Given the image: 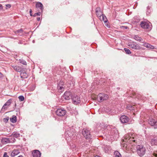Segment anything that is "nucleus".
<instances>
[{
    "label": "nucleus",
    "instance_id": "1",
    "mask_svg": "<svg viewBox=\"0 0 157 157\" xmlns=\"http://www.w3.org/2000/svg\"><path fill=\"white\" fill-rule=\"evenodd\" d=\"M137 136L136 134L128 133L124 137L121 143V146L124 150L129 149L130 147L129 144H132V146L135 145L134 144L137 142Z\"/></svg>",
    "mask_w": 157,
    "mask_h": 157
},
{
    "label": "nucleus",
    "instance_id": "2",
    "mask_svg": "<svg viewBox=\"0 0 157 157\" xmlns=\"http://www.w3.org/2000/svg\"><path fill=\"white\" fill-rule=\"evenodd\" d=\"M136 151L140 156H142L145 154L146 149L143 146L138 145L136 147Z\"/></svg>",
    "mask_w": 157,
    "mask_h": 157
},
{
    "label": "nucleus",
    "instance_id": "3",
    "mask_svg": "<svg viewBox=\"0 0 157 157\" xmlns=\"http://www.w3.org/2000/svg\"><path fill=\"white\" fill-rule=\"evenodd\" d=\"M140 25L142 28L147 29L148 31L150 30L152 27L151 23L149 21H142L140 24Z\"/></svg>",
    "mask_w": 157,
    "mask_h": 157
},
{
    "label": "nucleus",
    "instance_id": "4",
    "mask_svg": "<svg viewBox=\"0 0 157 157\" xmlns=\"http://www.w3.org/2000/svg\"><path fill=\"white\" fill-rule=\"evenodd\" d=\"M109 96L108 95L100 93L98 95L97 99L98 101L101 102L105 100H107Z\"/></svg>",
    "mask_w": 157,
    "mask_h": 157
},
{
    "label": "nucleus",
    "instance_id": "5",
    "mask_svg": "<svg viewBox=\"0 0 157 157\" xmlns=\"http://www.w3.org/2000/svg\"><path fill=\"white\" fill-rule=\"evenodd\" d=\"M128 46L131 48L135 50H140L141 47L136 42H131L128 43Z\"/></svg>",
    "mask_w": 157,
    "mask_h": 157
},
{
    "label": "nucleus",
    "instance_id": "6",
    "mask_svg": "<svg viewBox=\"0 0 157 157\" xmlns=\"http://www.w3.org/2000/svg\"><path fill=\"white\" fill-rule=\"evenodd\" d=\"M82 133L84 137L86 139H90L91 138V136L90 132L88 129H83Z\"/></svg>",
    "mask_w": 157,
    "mask_h": 157
},
{
    "label": "nucleus",
    "instance_id": "7",
    "mask_svg": "<svg viewBox=\"0 0 157 157\" xmlns=\"http://www.w3.org/2000/svg\"><path fill=\"white\" fill-rule=\"evenodd\" d=\"M111 134V138H113L114 140H116L118 137V132L116 129L112 130Z\"/></svg>",
    "mask_w": 157,
    "mask_h": 157
},
{
    "label": "nucleus",
    "instance_id": "8",
    "mask_svg": "<svg viewBox=\"0 0 157 157\" xmlns=\"http://www.w3.org/2000/svg\"><path fill=\"white\" fill-rule=\"evenodd\" d=\"M66 111L64 109H59L56 111V113L59 116H63L65 115Z\"/></svg>",
    "mask_w": 157,
    "mask_h": 157
},
{
    "label": "nucleus",
    "instance_id": "9",
    "mask_svg": "<svg viewBox=\"0 0 157 157\" xmlns=\"http://www.w3.org/2000/svg\"><path fill=\"white\" fill-rule=\"evenodd\" d=\"M72 100L73 103L75 104H78L80 102V98L78 96H73L72 97Z\"/></svg>",
    "mask_w": 157,
    "mask_h": 157
},
{
    "label": "nucleus",
    "instance_id": "10",
    "mask_svg": "<svg viewBox=\"0 0 157 157\" xmlns=\"http://www.w3.org/2000/svg\"><path fill=\"white\" fill-rule=\"evenodd\" d=\"M96 12L97 16L101 20V17L103 14L102 12L101 11V9L100 7H98L96 8Z\"/></svg>",
    "mask_w": 157,
    "mask_h": 157
},
{
    "label": "nucleus",
    "instance_id": "11",
    "mask_svg": "<svg viewBox=\"0 0 157 157\" xmlns=\"http://www.w3.org/2000/svg\"><path fill=\"white\" fill-rule=\"evenodd\" d=\"M64 84V83L63 81H60L59 82L58 84V89L59 92H62L63 91L64 88L62 86Z\"/></svg>",
    "mask_w": 157,
    "mask_h": 157
},
{
    "label": "nucleus",
    "instance_id": "12",
    "mask_svg": "<svg viewBox=\"0 0 157 157\" xmlns=\"http://www.w3.org/2000/svg\"><path fill=\"white\" fill-rule=\"evenodd\" d=\"M120 120L122 123H126L128 121L129 118L127 116L123 115L121 117Z\"/></svg>",
    "mask_w": 157,
    "mask_h": 157
},
{
    "label": "nucleus",
    "instance_id": "13",
    "mask_svg": "<svg viewBox=\"0 0 157 157\" xmlns=\"http://www.w3.org/2000/svg\"><path fill=\"white\" fill-rule=\"evenodd\" d=\"M149 124L151 126H154L155 128H157V121L155 120L151 119L148 120Z\"/></svg>",
    "mask_w": 157,
    "mask_h": 157
},
{
    "label": "nucleus",
    "instance_id": "14",
    "mask_svg": "<svg viewBox=\"0 0 157 157\" xmlns=\"http://www.w3.org/2000/svg\"><path fill=\"white\" fill-rule=\"evenodd\" d=\"M32 155L33 157H40V152L38 150H34L32 152Z\"/></svg>",
    "mask_w": 157,
    "mask_h": 157
},
{
    "label": "nucleus",
    "instance_id": "15",
    "mask_svg": "<svg viewBox=\"0 0 157 157\" xmlns=\"http://www.w3.org/2000/svg\"><path fill=\"white\" fill-rule=\"evenodd\" d=\"M63 97L66 100H69L71 97V93L68 91L66 92L64 94Z\"/></svg>",
    "mask_w": 157,
    "mask_h": 157
},
{
    "label": "nucleus",
    "instance_id": "16",
    "mask_svg": "<svg viewBox=\"0 0 157 157\" xmlns=\"http://www.w3.org/2000/svg\"><path fill=\"white\" fill-rule=\"evenodd\" d=\"M21 72L20 76L21 78H27L28 76V75L25 71L22 70Z\"/></svg>",
    "mask_w": 157,
    "mask_h": 157
},
{
    "label": "nucleus",
    "instance_id": "17",
    "mask_svg": "<svg viewBox=\"0 0 157 157\" xmlns=\"http://www.w3.org/2000/svg\"><path fill=\"white\" fill-rule=\"evenodd\" d=\"M20 153V151L18 149H16L13 150L11 154L12 157H14Z\"/></svg>",
    "mask_w": 157,
    "mask_h": 157
},
{
    "label": "nucleus",
    "instance_id": "18",
    "mask_svg": "<svg viewBox=\"0 0 157 157\" xmlns=\"http://www.w3.org/2000/svg\"><path fill=\"white\" fill-rule=\"evenodd\" d=\"M1 142L3 144H6L7 143L11 142L10 139L6 138H3Z\"/></svg>",
    "mask_w": 157,
    "mask_h": 157
},
{
    "label": "nucleus",
    "instance_id": "19",
    "mask_svg": "<svg viewBox=\"0 0 157 157\" xmlns=\"http://www.w3.org/2000/svg\"><path fill=\"white\" fill-rule=\"evenodd\" d=\"M151 144L152 145H157V137H155L151 139Z\"/></svg>",
    "mask_w": 157,
    "mask_h": 157
},
{
    "label": "nucleus",
    "instance_id": "20",
    "mask_svg": "<svg viewBox=\"0 0 157 157\" xmlns=\"http://www.w3.org/2000/svg\"><path fill=\"white\" fill-rule=\"evenodd\" d=\"M12 67L13 69L17 72H21L22 70V69L20 67L15 65H12Z\"/></svg>",
    "mask_w": 157,
    "mask_h": 157
},
{
    "label": "nucleus",
    "instance_id": "21",
    "mask_svg": "<svg viewBox=\"0 0 157 157\" xmlns=\"http://www.w3.org/2000/svg\"><path fill=\"white\" fill-rule=\"evenodd\" d=\"M143 46L147 48H149L150 49H154V47L150 44L148 43H144L143 44Z\"/></svg>",
    "mask_w": 157,
    "mask_h": 157
},
{
    "label": "nucleus",
    "instance_id": "22",
    "mask_svg": "<svg viewBox=\"0 0 157 157\" xmlns=\"http://www.w3.org/2000/svg\"><path fill=\"white\" fill-rule=\"evenodd\" d=\"M36 7L39 8L41 10H43V5L41 2H38L36 3Z\"/></svg>",
    "mask_w": 157,
    "mask_h": 157
},
{
    "label": "nucleus",
    "instance_id": "23",
    "mask_svg": "<svg viewBox=\"0 0 157 157\" xmlns=\"http://www.w3.org/2000/svg\"><path fill=\"white\" fill-rule=\"evenodd\" d=\"M23 30L21 29H18L14 32L15 34L17 35L21 36L22 35Z\"/></svg>",
    "mask_w": 157,
    "mask_h": 157
},
{
    "label": "nucleus",
    "instance_id": "24",
    "mask_svg": "<svg viewBox=\"0 0 157 157\" xmlns=\"http://www.w3.org/2000/svg\"><path fill=\"white\" fill-rule=\"evenodd\" d=\"M10 120L13 123H16L17 121V117L15 116H13L12 117L10 118Z\"/></svg>",
    "mask_w": 157,
    "mask_h": 157
},
{
    "label": "nucleus",
    "instance_id": "25",
    "mask_svg": "<svg viewBox=\"0 0 157 157\" xmlns=\"http://www.w3.org/2000/svg\"><path fill=\"white\" fill-rule=\"evenodd\" d=\"M11 135L14 137L17 138L19 137L20 134L17 132H14Z\"/></svg>",
    "mask_w": 157,
    "mask_h": 157
},
{
    "label": "nucleus",
    "instance_id": "26",
    "mask_svg": "<svg viewBox=\"0 0 157 157\" xmlns=\"http://www.w3.org/2000/svg\"><path fill=\"white\" fill-rule=\"evenodd\" d=\"M136 106L135 105H128L127 106V109L129 110H134L135 109Z\"/></svg>",
    "mask_w": 157,
    "mask_h": 157
},
{
    "label": "nucleus",
    "instance_id": "27",
    "mask_svg": "<svg viewBox=\"0 0 157 157\" xmlns=\"http://www.w3.org/2000/svg\"><path fill=\"white\" fill-rule=\"evenodd\" d=\"M134 39L140 42H142L143 40L142 38L139 37L137 36H134Z\"/></svg>",
    "mask_w": 157,
    "mask_h": 157
},
{
    "label": "nucleus",
    "instance_id": "28",
    "mask_svg": "<svg viewBox=\"0 0 157 157\" xmlns=\"http://www.w3.org/2000/svg\"><path fill=\"white\" fill-rule=\"evenodd\" d=\"M114 157H121V155L117 151H116L114 152Z\"/></svg>",
    "mask_w": 157,
    "mask_h": 157
},
{
    "label": "nucleus",
    "instance_id": "29",
    "mask_svg": "<svg viewBox=\"0 0 157 157\" xmlns=\"http://www.w3.org/2000/svg\"><path fill=\"white\" fill-rule=\"evenodd\" d=\"M71 132L70 131H68L67 133L69 137H70L71 139H73L72 136L74 135V134L72 133H71Z\"/></svg>",
    "mask_w": 157,
    "mask_h": 157
},
{
    "label": "nucleus",
    "instance_id": "30",
    "mask_svg": "<svg viewBox=\"0 0 157 157\" xmlns=\"http://www.w3.org/2000/svg\"><path fill=\"white\" fill-rule=\"evenodd\" d=\"M101 21H102V20L105 23L107 21L106 17L104 15H103L101 16Z\"/></svg>",
    "mask_w": 157,
    "mask_h": 157
},
{
    "label": "nucleus",
    "instance_id": "31",
    "mask_svg": "<svg viewBox=\"0 0 157 157\" xmlns=\"http://www.w3.org/2000/svg\"><path fill=\"white\" fill-rule=\"evenodd\" d=\"M124 50L125 52L127 54H130L131 52L127 48H124Z\"/></svg>",
    "mask_w": 157,
    "mask_h": 157
},
{
    "label": "nucleus",
    "instance_id": "32",
    "mask_svg": "<svg viewBox=\"0 0 157 157\" xmlns=\"http://www.w3.org/2000/svg\"><path fill=\"white\" fill-rule=\"evenodd\" d=\"M11 100L10 99L9 100L5 103V105L6 106L8 105L9 106L10 105L11 103Z\"/></svg>",
    "mask_w": 157,
    "mask_h": 157
},
{
    "label": "nucleus",
    "instance_id": "33",
    "mask_svg": "<svg viewBox=\"0 0 157 157\" xmlns=\"http://www.w3.org/2000/svg\"><path fill=\"white\" fill-rule=\"evenodd\" d=\"M18 98L21 101H22L24 100V96L21 95L19 96L18 97Z\"/></svg>",
    "mask_w": 157,
    "mask_h": 157
},
{
    "label": "nucleus",
    "instance_id": "34",
    "mask_svg": "<svg viewBox=\"0 0 157 157\" xmlns=\"http://www.w3.org/2000/svg\"><path fill=\"white\" fill-rule=\"evenodd\" d=\"M20 62L24 65L26 64V63L25 60H20Z\"/></svg>",
    "mask_w": 157,
    "mask_h": 157
},
{
    "label": "nucleus",
    "instance_id": "35",
    "mask_svg": "<svg viewBox=\"0 0 157 157\" xmlns=\"http://www.w3.org/2000/svg\"><path fill=\"white\" fill-rule=\"evenodd\" d=\"M156 152H156H154L151 157H157V153Z\"/></svg>",
    "mask_w": 157,
    "mask_h": 157
},
{
    "label": "nucleus",
    "instance_id": "36",
    "mask_svg": "<svg viewBox=\"0 0 157 157\" xmlns=\"http://www.w3.org/2000/svg\"><path fill=\"white\" fill-rule=\"evenodd\" d=\"M9 117H7L6 118H4V121L5 122H7L9 120Z\"/></svg>",
    "mask_w": 157,
    "mask_h": 157
},
{
    "label": "nucleus",
    "instance_id": "37",
    "mask_svg": "<svg viewBox=\"0 0 157 157\" xmlns=\"http://www.w3.org/2000/svg\"><path fill=\"white\" fill-rule=\"evenodd\" d=\"M6 105H5V104H4L3 106V107H2V110H5V109H6L7 108V107H6Z\"/></svg>",
    "mask_w": 157,
    "mask_h": 157
},
{
    "label": "nucleus",
    "instance_id": "38",
    "mask_svg": "<svg viewBox=\"0 0 157 157\" xmlns=\"http://www.w3.org/2000/svg\"><path fill=\"white\" fill-rule=\"evenodd\" d=\"M3 157H9L8 156V155L7 153L5 152Z\"/></svg>",
    "mask_w": 157,
    "mask_h": 157
},
{
    "label": "nucleus",
    "instance_id": "39",
    "mask_svg": "<svg viewBox=\"0 0 157 157\" xmlns=\"http://www.w3.org/2000/svg\"><path fill=\"white\" fill-rule=\"evenodd\" d=\"M3 74L0 72V79L3 77Z\"/></svg>",
    "mask_w": 157,
    "mask_h": 157
},
{
    "label": "nucleus",
    "instance_id": "40",
    "mask_svg": "<svg viewBox=\"0 0 157 157\" xmlns=\"http://www.w3.org/2000/svg\"><path fill=\"white\" fill-rule=\"evenodd\" d=\"M36 14L37 15L40 16L41 14V13L40 12H39L36 13Z\"/></svg>",
    "mask_w": 157,
    "mask_h": 157
},
{
    "label": "nucleus",
    "instance_id": "41",
    "mask_svg": "<svg viewBox=\"0 0 157 157\" xmlns=\"http://www.w3.org/2000/svg\"><path fill=\"white\" fill-rule=\"evenodd\" d=\"M6 6L9 8H10L11 7V5L9 4H7L6 5Z\"/></svg>",
    "mask_w": 157,
    "mask_h": 157
},
{
    "label": "nucleus",
    "instance_id": "42",
    "mask_svg": "<svg viewBox=\"0 0 157 157\" xmlns=\"http://www.w3.org/2000/svg\"><path fill=\"white\" fill-rule=\"evenodd\" d=\"M121 28H124L125 29H127V28H128V27L127 26H122V27H121Z\"/></svg>",
    "mask_w": 157,
    "mask_h": 157
},
{
    "label": "nucleus",
    "instance_id": "43",
    "mask_svg": "<svg viewBox=\"0 0 157 157\" xmlns=\"http://www.w3.org/2000/svg\"><path fill=\"white\" fill-rule=\"evenodd\" d=\"M32 10L31 9H30V11H29V13H30V15L32 16V14H31L32 13Z\"/></svg>",
    "mask_w": 157,
    "mask_h": 157
},
{
    "label": "nucleus",
    "instance_id": "44",
    "mask_svg": "<svg viewBox=\"0 0 157 157\" xmlns=\"http://www.w3.org/2000/svg\"><path fill=\"white\" fill-rule=\"evenodd\" d=\"M37 20L38 21H39L40 20V17H37Z\"/></svg>",
    "mask_w": 157,
    "mask_h": 157
},
{
    "label": "nucleus",
    "instance_id": "45",
    "mask_svg": "<svg viewBox=\"0 0 157 157\" xmlns=\"http://www.w3.org/2000/svg\"><path fill=\"white\" fill-rule=\"evenodd\" d=\"M37 16V15L36 14V13H35L34 15V16Z\"/></svg>",
    "mask_w": 157,
    "mask_h": 157
},
{
    "label": "nucleus",
    "instance_id": "46",
    "mask_svg": "<svg viewBox=\"0 0 157 157\" xmlns=\"http://www.w3.org/2000/svg\"><path fill=\"white\" fill-rule=\"evenodd\" d=\"M100 157V156H97H97H95V157Z\"/></svg>",
    "mask_w": 157,
    "mask_h": 157
},
{
    "label": "nucleus",
    "instance_id": "47",
    "mask_svg": "<svg viewBox=\"0 0 157 157\" xmlns=\"http://www.w3.org/2000/svg\"><path fill=\"white\" fill-rule=\"evenodd\" d=\"M13 140H15V139L14 138H13Z\"/></svg>",
    "mask_w": 157,
    "mask_h": 157
}]
</instances>
